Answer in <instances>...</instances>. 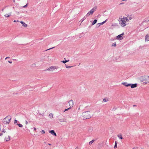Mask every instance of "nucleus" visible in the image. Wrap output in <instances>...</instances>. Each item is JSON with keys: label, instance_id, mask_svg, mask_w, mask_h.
Segmentation results:
<instances>
[{"label": "nucleus", "instance_id": "obj_1", "mask_svg": "<svg viewBox=\"0 0 149 149\" xmlns=\"http://www.w3.org/2000/svg\"><path fill=\"white\" fill-rule=\"evenodd\" d=\"M133 18V16L132 15H128L127 17H123L119 21L120 24L122 27H125L126 26V23L129 22Z\"/></svg>", "mask_w": 149, "mask_h": 149}, {"label": "nucleus", "instance_id": "obj_2", "mask_svg": "<svg viewBox=\"0 0 149 149\" xmlns=\"http://www.w3.org/2000/svg\"><path fill=\"white\" fill-rule=\"evenodd\" d=\"M3 136L4 139L6 141H8L10 140V138L7 132H3L0 134V136Z\"/></svg>", "mask_w": 149, "mask_h": 149}, {"label": "nucleus", "instance_id": "obj_3", "mask_svg": "<svg viewBox=\"0 0 149 149\" xmlns=\"http://www.w3.org/2000/svg\"><path fill=\"white\" fill-rule=\"evenodd\" d=\"M140 80L145 84H148L149 83V77L147 76L141 77Z\"/></svg>", "mask_w": 149, "mask_h": 149}, {"label": "nucleus", "instance_id": "obj_4", "mask_svg": "<svg viewBox=\"0 0 149 149\" xmlns=\"http://www.w3.org/2000/svg\"><path fill=\"white\" fill-rule=\"evenodd\" d=\"M83 119H86L89 118L91 117L90 112L88 111L84 112L83 113Z\"/></svg>", "mask_w": 149, "mask_h": 149}, {"label": "nucleus", "instance_id": "obj_5", "mask_svg": "<svg viewBox=\"0 0 149 149\" xmlns=\"http://www.w3.org/2000/svg\"><path fill=\"white\" fill-rule=\"evenodd\" d=\"M97 9V7H94L90 11L88 12L87 13L86 15L87 16H89L91 15H92L93 14L94 12Z\"/></svg>", "mask_w": 149, "mask_h": 149}, {"label": "nucleus", "instance_id": "obj_6", "mask_svg": "<svg viewBox=\"0 0 149 149\" xmlns=\"http://www.w3.org/2000/svg\"><path fill=\"white\" fill-rule=\"evenodd\" d=\"M11 119V117L10 116H8L4 119V122L5 123H9Z\"/></svg>", "mask_w": 149, "mask_h": 149}, {"label": "nucleus", "instance_id": "obj_7", "mask_svg": "<svg viewBox=\"0 0 149 149\" xmlns=\"http://www.w3.org/2000/svg\"><path fill=\"white\" fill-rule=\"evenodd\" d=\"M58 68V67L52 66L48 68L47 70L49 71H53L57 69Z\"/></svg>", "mask_w": 149, "mask_h": 149}, {"label": "nucleus", "instance_id": "obj_8", "mask_svg": "<svg viewBox=\"0 0 149 149\" xmlns=\"http://www.w3.org/2000/svg\"><path fill=\"white\" fill-rule=\"evenodd\" d=\"M124 35V33L118 35L116 37V39L118 40H121L123 39V36Z\"/></svg>", "mask_w": 149, "mask_h": 149}, {"label": "nucleus", "instance_id": "obj_9", "mask_svg": "<svg viewBox=\"0 0 149 149\" xmlns=\"http://www.w3.org/2000/svg\"><path fill=\"white\" fill-rule=\"evenodd\" d=\"M68 103L70 106V107L71 108V107L73 106L74 105V102L72 100H70L68 102Z\"/></svg>", "mask_w": 149, "mask_h": 149}, {"label": "nucleus", "instance_id": "obj_10", "mask_svg": "<svg viewBox=\"0 0 149 149\" xmlns=\"http://www.w3.org/2000/svg\"><path fill=\"white\" fill-rule=\"evenodd\" d=\"M130 84H128L126 82H123L122 83V85L125 87H128L130 86Z\"/></svg>", "mask_w": 149, "mask_h": 149}, {"label": "nucleus", "instance_id": "obj_11", "mask_svg": "<svg viewBox=\"0 0 149 149\" xmlns=\"http://www.w3.org/2000/svg\"><path fill=\"white\" fill-rule=\"evenodd\" d=\"M130 86H131V88H136L137 86V84H130Z\"/></svg>", "mask_w": 149, "mask_h": 149}, {"label": "nucleus", "instance_id": "obj_12", "mask_svg": "<svg viewBox=\"0 0 149 149\" xmlns=\"http://www.w3.org/2000/svg\"><path fill=\"white\" fill-rule=\"evenodd\" d=\"M145 40V41H149V35L148 34H147L146 36Z\"/></svg>", "mask_w": 149, "mask_h": 149}, {"label": "nucleus", "instance_id": "obj_13", "mask_svg": "<svg viewBox=\"0 0 149 149\" xmlns=\"http://www.w3.org/2000/svg\"><path fill=\"white\" fill-rule=\"evenodd\" d=\"M49 133H51L52 134L54 135L55 136H56V134L54 130H52L49 131Z\"/></svg>", "mask_w": 149, "mask_h": 149}, {"label": "nucleus", "instance_id": "obj_14", "mask_svg": "<svg viewBox=\"0 0 149 149\" xmlns=\"http://www.w3.org/2000/svg\"><path fill=\"white\" fill-rule=\"evenodd\" d=\"M20 22L21 24H22V26H24V27H26L28 25L23 22L21 21Z\"/></svg>", "mask_w": 149, "mask_h": 149}, {"label": "nucleus", "instance_id": "obj_15", "mask_svg": "<svg viewBox=\"0 0 149 149\" xmlns=\"http://www.w3.org/2000/svg\"><path fill=\"white\" fill-rule=\"evenodd\" d=\"M11 15V13H9L8 14H6L4 15V16L6 17H10Z\"/></svg>", "mask_w": 149, "mask_h": 149}, {"label": "nucleus", "instance_id": "obj_16", "mask_svg": "<svg viewBox=\"0 0 149 149\" xmlns=\"http://www.w3.org/2000/svg\"><path fill=\"white\" fill-rule=\"evenodd\" d=\"M118 137L120 139H123L121 134L118 135Z\"/></svg>", "mask_w": 149, "mask_h": 149}, {"label": "nucleus", "instance_id": "obj_17", "mask_svg": "<svg viewBox=\"0 0 149 149\" xmlns=\"http://www.w3.org/2000/svg\"><path fill=\"white\" fill-rule=\"evenodd\" d=\"M65 120L63 118L60 119L59 120L60 122H65Z\"/></svg>", "mask_w": 149, "mask_h": 149}, {"label": "nucleus", "instance_id": "obj_18", "mask_svg": "<svg viewBox=\"0 0 149 149\" xmlns=\"http://www.w3.org/2000/svg\"><path fill=\"white\" fill-rule=\"evenodd\" d=\"M49 116L51 118H52L53 117V114L52 113H51L49 114Z\"/></svg>", "mask_w": 149, "mask_h": 149}, {"label": "nucleus", "instance_id": "obj_19", "mask_svg": "<svg viewBox=\"0 0 149 149\" xmlns=\"http://www.w3.org/2000/svg\"><path fill=\"white\" fill-rule=\"evenodd\" d=\"M97 19L94 20L93 21V22H92V25H93L94 24H95L97 22Z\"/></svg>", "mask_w": 149, "mask_h": 149}, {"label": "nucleus", "instance_id": "obj_20", "mask_svg": "<svg viewBox=\"0 0 149 149\" xmlns=\"http://www.w3.org/2000/svg\"><path fill=\"white\" fill-rule=\"evenodd\" d=\"M94 141V140H92L91 141H90L89 142V145H91L92 143Z\"/></svg>", "mask_w": 149, "mask_h": 149}, {"label": "nucleus", "instance_id": "obj_21", "mask_svg": "<svg viewBox=\"0 0 149 149\" xmlns=\"http://www.w3.org/2000/svg\"><path fill=\"white\" fill-rule=\"evenodd\" d=\"M17 125H18V126L20 127H23V125L20 124H17Z\"/></svg>", "mask_w": 149, "mask_h": 149}, {"label": "nucleus", "instance_id": "obj_22", "mask_svg": "<svg viewBox=\"0 0 149 149\" xmlns=\"http://www.w3.org/2000/svg\"><path fill=\"white\" fill-rule=\"evenodd\" d=\"M69 61V60H65V61H61V62L63 63H65L66 62Z\"/></svg>", "mask_w": 149, "mask_h": 149}, {"label": "nucleus", "instance_id": "obj_23", "mask_svg": "<svg viewBox=\"0 0 149 149\" xmlns=\"http://www.w3.org/2000/svg\"><path fill=\"white\" fill-rule=\"evenodd\" d=\"M117 142L116 141L115 142V146H114V148H117Z\"/></svg>", "mask_w": 149, "mask_h": 149}, {"label": "nucleus", "instance_id": "obj_24", "mask_svg": "<svg viewBox=\"0 0 149 149\" xmlns=\"http://www.w3.org/2000/svg\"><path fill=\"white\" fill-rule=\"evenodd\" d=\"M116 43L113 44L112 45V46H114V47H116Z\"/></svg>", "mask_w": 149, "mask_h": 149}, {"label": "nucleus", "instance_id": "obj_25", "mask_svg": "<svg viewBox=\"0 0 149 149\" xmlns=\"http://www.w3.org/2000/svg\"><path fill=\"white\" fill-rule=\"evenodd\" d=\"M70 107H69L67 109H65V111H68V110L69 109H70Z\"/></svg>", "mask_w": 149, "mask_h": 149}, {"label": "nucleus", "instance_id": "obj_26", "mask_svg": "<svg viewBox=\"0 0 149 149\" xmlns=\"http://www.w3.org/2000/svg\"><path fill=\"white\" fill-rule=\"evenodd\" d=\"M66 68H69L72 67V66H68L67 65H66Z\"/></svg>", "mask_w": 149, "mask_h": 149}, {"label": "nucleus", "instance_id": "obj_27", "mask_svg": "<svg viewBox=\"0 0 149 149\" xmlns=\"http://www.w3.org/2000/svg\"><path fill=\"white\" fill-rule=\"evenodd\" d=\"M41 132L43 134H44L45 133V132L44 130H42V131H41Z\"/></svg>", "mask_w": 149, "mask_h": 149}, {"label": "nucleus", "instance_id": "obj_28", "mask_svg": "<svg viewBox=\"0 0 149 149\" xmlns=\"http://www.w3.org/2000/svg\"><path fill=\"white\" fill-rule=\"evenodd\" d=\"M14 123H17V121L16 120H15L14 121Z\"/></svg>", "mask_w": 149, "mask_h": 149}, {"label": "nucleus", "instance_id": "obj_29", "mask_svg": "<svg viewBox=\"0 0 149 149\" xmlns=\"http://www.w3.org/2000/svg\"><path fill=\"white\" fill-rule=\"evenodd\" d=\"M27 5H28V3H27L26 5L24 6V8H25V7H26L27 6Z\"/></svg>", "mask_w": 149, "mask_h": 149}, {"label": "nucleus", "instance_id": "obj_30", "mask_svg": "<svg viewBox=\"0 0 149 149\" xmlns=\"http://www.w3.org/2000/svg\"><path fill=\"white\" fill-rule=\"evenodd\" d=\"M99 24H100V25H101L103 24V23H102H102H100Z\"/></svg>", "mask_w": 149, "mask_h": 149}, {"label": "nucleus", "instance_id": "obj_31", "mask_svg": "<svg viewBox=\"0 0 149 149\" xmlns=\"http://www.w3.org/2000/svg\"><path fill=\"white\" fill-rule=\"evenodd\" d=\"M53 48H54V47H52V48H49V49H47V50H49L51 49H53Z\"/></svg>", "mask_w": 149, "mask_h": 149}, {"label": "nucleus", "instance_id": "obj_32", "mask_svg": "<svg viewBox=\"0 0 149 149\" xmlns=\"http://www.w3.org/2000/svg\"><path fill=\"white\" fill-rule=\"evenodd\" d=\"M103 101H104V102H106V101H107L106 100V99H103Z\"/></svg>", "mask_w": 149, "mask_h": 149}, {"label": "nucleus", "instance_id": "obj_33", "mask_svg": "<svg viewBox=\"0 0 149 149\" xmlns=\"http://www.w3.org/2000/svg\"><path fill=\"white\" fill-rule=\"evenodd\" d=\"M26 125H27L28 124V122L27 121H26Z\"/></svg>", "mask_w": 149, "mask_h": 149}, {"label": "nucleus", "instance_id": "obj_34", "mask_svg": "<svg viewBox=\"0 0 149 149\" xmlns=\"http://www.w3.org/2000/svg\"><path fill=\"white\" fill-rule=\"evenodd\" d=\"M19 22L18 20H17V21H16V20H14L13 21V22Z\"/></svg>", "mask_w": 149, "mask_h": 149}, {"label": "nucleus", "instance_id": "obj_35", "mask_svg": "<svg viewBox=\"0 0 149 149\" xmlns=\"http://www.w3.org/2000/svg\"><path fill=\"white\" fill-rule=\"evenodd\" d=\"M36 127H34V131H36Z\"/></svg>", "mask_w": 149, "mask_h": 149}, {"label": "nucleus", "instance_id": "obj_36", "mask_svg": "<svg viewBox=\"0 0 149 149\" xmlns=\"http://www.w3.org/2000/svg\"><path fill=\"white\" fill-rule=\"evenodd\" d=\"M8 62L9 63H12V61H8Z\"/></svg>", "mask_w": 149, "mask_h": 149}, {"label": "nucleus", "instance_id": "obj_37", "mask_svg": "<svg viewBox=\"0 0 149 149\" xmlns=\"http://www.w3.org/2000/svg\"><path fill=\"white\" fill-rule=\"evenodd\" d=\"M145 22H149V20H148V21H147V20H145Z\"/></svg>", "mask_w": 149, "mask_h": 149}, {"label": "nucleus", "instance_id": "obj_38", "mask_svg": "<svg viewBox=\"0 0 149 149\" xmlns=\"http://www.w3.org/2000/svg\"><path fill=\"white\" fill-rule=\"evenodd\" d=\"M9 58V57H6L5 58V59H8V58Z\"/></svg>", "mask_w": 149, "mask_h": 149}, {"label": "nucleus", "instance_id": "obj_39", "mask_svg": "<svg viewBox=\"0 0 149 149\" xmlns=\"http://www.w3.org/2000/svg\"><path fill=\"white\" fill-rule=\"evenodd\" d=\"M105 22H106L105 21H104L103 22H102V23H103V24H104V23Z\"/></svg>", "mask_w": 149, "mask_h": 149}, {"label": "nucleus", "instance_id": "obj_40", "mask_svg": "<svg viewBox=\"0 0 149 149\" xmlns=\"http://www.w3.org/2000/svg\"><path fill=\"white\" fill-rule=\"evenodd\" d=\"M123 3H120V4H123Z\"/></svg>", "mask_w": 149, "mask_h": 149}, {"label": "nucleus", "instance_id": "obj_41", "mask_svg": "<svg viewBox=\"0 0 149 149\" xmlns=\"http://www.w3.org/2000/svg\"><path fill=\"white\" fill-rule=\"evenodd\" d=\"M127 0H123V1H126Z\"/></svg>", "mask_w": 149, "mask_h": 149}, {"label": "nucleus", "instance_id": "obj_42", "mask_svg": "<svg viewBox=\"0 0 149 149\" xmlns=\"http://www.w3.org/2000/svg\"><path fill=\"white\" fill-rule=\"evenodd\" d=\"M84 20V19H83L82 20V22H83Z\"/></svg>", "mask_w": 149, "mask_h": 149}, {"label": "nucleus", "instance_id": "obj_43", "mask_svg": "<svg viewBox=\"0 0 149 149\" xmlns=\"http://www.w3.org/2000/svg\"><path fill=\"white\" fill-rule=\"evenodd\" d=\"M48 145H51V144H50V143H48Z\"/></svg>", "mask_w": 149, "mask_h": 149}, {"label": "nucleus", "instance_id": "obj_44", "mask_svg": "<svg viewBox=\"0 0 149 149\" xmlns=\"http://www.w3.org/2000/svg\"><path fill=\"white\" fill-rule=\"evenodd\" d=\"M75 149H78V148H76Z\"/></svg>", "mask_w": 149, "mask_h": 149}, {"label": "nucleus", "instance_id": "obj_45", "mask_svg": "<svg viewBox=\"0 0 149 149\" xmlns=\"http://www.w3.org/2000/svg\"><path fill=\"white\" fill-rule=\"evenodd\" d=\"M3 10H4V9H2V11H3Z\"/></svg>", "mask_w": 149, "mask_h": 149}, {"label": "nucleus", "instance_id": "obj_46", "mask_svg": "<svg viewBox=\"0 0 149 149\" xmlns=\"http://www.w3.org/2000/svg\"><path fill=\"white\" fill-rule=\"evenodd\" d=\"M13 1H14V2H15V0H13Z\"/></svg>", "mask_w": 149, "mask_h": 149}, {"label": "nucleus", "instance_id": "obj_47", "mask_svg": "<svg viewBox=\"0 0 149 149\" xmlns=\"http://www.w3.org/2000/svg\"><path fill=\"white\" fill-rule=\"evenodd\" d=\"M133 106H134V107H135V105H134Z\"/></svg>", "mask_w": 149, "mask_h": 149}]
</instances>
